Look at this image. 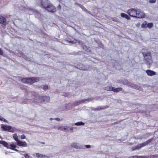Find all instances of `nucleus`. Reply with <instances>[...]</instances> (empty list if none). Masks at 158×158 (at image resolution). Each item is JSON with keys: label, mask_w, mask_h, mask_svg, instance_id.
<instances>
[{"label": "nucleus", "mask_w": 158, "mask_h": 158, "mask_svg": "<svg viewBox=\"0 0 158 158\" xmlns=\"http://www.w3.org/2000/svg\"><path fill=\"white\" fill-rule=\"evenodd\" d=\"M3 141L0 140V144H2Z\"/></svg>", "instance_id": "obj_43"}, {"label": "nucleus", "mask_w": 158, "mask_h": 158, "mask_svg": "<svg viewBox=\"0 0 158 158\" xmlns=\"http://www.w3.org/2000/svg\"><path fill=\"white\" fill-rule=\"evenodd\" d=\"M156 1V0H149V2L150 3H154Z\"/></svg>", "instance_id": "obj_36"}, {"label": "nucleus", "mask_w": 158, "mask_h": 158, "mask_svg": "<svg viewBox=\"0 0 158 158\" xmlns=\"http://www.w3.org/2000/svg\"><path fill=\"white\" fill-rule=\"evenodd\" d=\"M146 73L148 76H152L156 74V73L152 70L148 69L146 71Z\"/></svg>", "instance_id": "obj_11"}, {"label": "nucleus", "mask_w": 158, "mask_h": 158, "mask_svg": "<svg viewBox=\"0 0 158 158\" xmlns=\"http://www.w3.org/2000/svg\"><path fill=\"white\" fill-rule=\"evenodd\" d=\"M138 24H140V23H138Z\"/></svg>", "instance_id": "obj_46"}, {"label": "nucleus", "mask_w": 158, "mask_h": 158, "mask_svg": "<svg viewBox=\"0 0 158 158\" xmlns=\"http://www.w3.org/2000/svg\"><path fill=\"white\" fill-rule=\"evenodd\" d=\"M16 148H19L17 146V145L15 144L14 143H11L9 144V146L8 147H7V148L8 149H10L15 151L17 152H18L19 151L16 149Z\"/></svg>", "instance_id": "obj_6"}, {"label": "nucleus", "mask_w": 158, "mask_h": 158, "mask_svg": "<svg viewBox=\"0 0 158 158\" xmlns=\"http://www.w3.org/2000/svg\"><path fill=\"white\" fill-rule=\"evenodd\" d=\"M112 21H113L114 22H118V23L119 22V19H118L117 18H116V17L112 18Z\"/></svg>", "instance_id": "obj_27"}, {"label": "nucleus", "mask_w": 158, "mask_h": 158, "mask_svg": "<svg viewBox=\"0 0 158 158\" xmlns=\"http://www.w3.org/2000/svg\"><path fill=\"white\" fill-rule=\"evenodd\" d=\"M136 18H142L145 17V15L142 10L140 11H137Z\"/></svg>", "instance_id": "obj_9"}, {"label": "nucleus", "mask_w": 158, "mask_h": 158, "mask_svg": "<svg viewBox=\"0 0 158 158\" xmlns=\"http://www.w3.org/2000/svg\"><path fill=\"white\" fill-rule=\"evenodd\" d=\"M0 120L2 121L5 122L6 119L0 115Z\"/></svg>", "instance_id": "obj_34"}, {"label": "nucleus", "mask_w": 158, "mask_h": 158, "mask_svg": "<svg viewBox=\"0 0 158 158\" xmlns=\"http://www.w3.org/2000/svg\"><path fill=\"white\" fill-rule=\"evenodd\" d=\"M44 90H47L48 89V86L47 85H45L43 88Z\"/></svg>", "instance_id": "obj_33"}, {"label": "nucleus", "mask_w": 158, "mask_h": 158, "mask_svg": "<svg viewBox=\"0 0 158 158\" xmlns=\"http://www.w3.org/2000/svg\"><path fill=\"white\" fill-rule=\"evenodd\" d=\"M75 124L76 126H81L84 125V123L81 121L77 122L75 123Z\"/></svg>", "instance_id": "obj_23"}, {"label": "nucleus", "mask_w": 158, "mask_h": 158, "mask_svg": "<svg viewBox=\"0 0 158 158\" xmlns=\"http://www.w3.org/2000/svg\"><path fill=\"white\" fill-rule=\"evenodd\" d=\"M71 146L73 148H79V146L77 143H73L71 145Z\"/></svg>", "instance_id": "obj_19"}, {"label": "nucleus", "mask_w": 158, "mask_h": 158, "mask_svg": "<svg viewBox=\"0 0 158 158\" xmlns=\"http://www.w3.org/2000/svg\"><path fill=\"white\" fill-rule=\"evenodd\" d=\"M69 128V127L64 126H60L58 127V130H61L62 131H65L67 129H68Z\"/></svg>", "instance_id": "obj_14"}, {"label": "nucleus", "mask_w": 158, "mask_h": 158, "mask_svg": "<svg viewBox=\"0 0 158 158\" xmlns=\"http://www.w3.org/2000/svg\"><path fill=\"white\" fill-rule=\"evenodd\" d=\"M1 128L2 129V130L4 131H7L12 133L15 132V130L14 128L11 126L3 125L1 126Z\"/></svg>", "instance_id": "obj_4"}, {"label": "nucleus", "mask_w": 158, "mask_h": 158, "mask_svg": "<svg viewBox=\"0 0 158 158\" xmlns=\"http://www.w3.org/2000/svg\"><path fill=\"white\" fill-rule=\"evenodd\" d=\"M152 156H153V157L156 158V157H157L158 155H153Z\"/></svg>", "instance_id": "obj_41"}, {"label": "nucleus", "mask_w": 158, "mask_h": 158, "mask_svg": "<svg viewBox=\"0 0 158 158\" xmlns=\"http://www.w3.org/2000/svg\"><path fill=\"white\" fill-rule=\"evenodd\" d=\"M0 23L2 24L3 27L5 28L6 27V24H8V23L6 21V19L5 18L2 16H0Z\"/></svg>", "instance_id": "obj_5"}, {"label": "nucleus", "mask_w": 158, "mask_h": 158, "mask_svg": "<svg viewBox=\"0 0 158 158\" xmlns=\"http://www.w3.org/2000/svg\"><path fill=\"white\" fill-rule=\"evenodd\" d=\"M40 98L41 99V102L46 103L49 102L50 101V97L48 96H41Z\"/></svg>", "instance_id": "obj_8"}, {"label": "nucleus", "mask_w": 158, "mask_h": 158, "mask_svg": "<svg viewBox=\"0 0 158 158\" xmlns=\"http://www.w3.org/2000/svg\"><path fill=\"white\" fill-rule=\"evenodd\" d=\"M54 119L58 121H59L60 120V119L59 118H55Z\"/></svg>", "instance_id": "obj_38"}, {"label": "nucleus", "mask_w": 158, "mask_h": 158, "mask_svg": "<svg viewBox=\"0 0 158 158\" xmlns=\"http://www.w3.org/2000/svg\"><path fill=\"white\" fill-rule=\"evenodd\" d=\"M38 4L42 8L46 10H54L55 7L48 0H44L43 2L42 0H38Z\"/></svg>", "instance_id": "obj_1"}, {"label": "nucleus", "mask_w": 158, "mask_h": 158, "mask_svg": "<svg viewBox=\"0 0 158 158\" xmlns=\"http://www.w3.org/2000/svg\"><path fill=\"white\" fill-rule=\"evenodd\" d=\"M87 99H82L78 101H77L74 103L73 105L74 106H78L81 103H84Z\"/></svg>", "instance_id": "obj_12"}, {"label": "nucleus", "mask_w": 158, "mask_h": 158, "mask_svg": "<svg viewBox=\"0 0 158 158\" xmlns=\"http://www.w3.org/2000/svg\"><path fill=\"white\" fill-rule=\"evenodd\" d=\"M3 51L2 49L0 48V55H3Z\"/></svg>", "instance_id": "obj_37"}, {"label": "nucleus", "mask_w": 158, "mask_h": 158, "mask_svg": "<svg viewBox=\"0 0 158 158\" xmlns=\"http://www.w3.org/2000/svg\"><path fill=\"white\" fill-rule=\"evenodd\" d=\"M137 156H130L129 157V158H136Z\"/></svg>", "instance_id": "obj_40"}, {"label": "nucleus", "mask_w": 158, "mask_h": 158, "mask_svg": "<svg viewBox=\"0 0 158 158\" xmlns=\"http://www.w3.org/2000/svg\"><path fill=\"white\" fill-rule=\"evenodd\" d=\"M85 147L87 148H89L91 147V146L90 145H86Z\"/></svg>", "instance_id": "obj_39"}, {"label": "nucleus", "mask_w": 158, "mask_h": 158, "mask_svg": "<svg viewBox=\"0 0 158 158\" xmlns=\"http://www.w3.org/2000/svg\"><path fill=\"white\" fill-rule=\"evenodd\" d=\"M50 120H52V119H52V118H50Z\"/></svg>", "instance_id": "obj_45"}, {"label": "nucleus", "mask_w": 158, "mask_h": 158, "mask_svg": "<svg viewBox=\"0 0 158 158\" xmlns=\"http://www.w3.org/2000/svg\"><path fill=\"white\" fill-rule=\"evenodd\" d=\"M75 4L76 5H78V6L80 7L81 9H83V10H84V7L82 5L79 4H78V3H75Z\"/></svg>", "instance_id": "obj_30"}, {"label": "nucleus", "mask_w": 158, "mask_h": 158, "mask_svg": "<svg viewBox=\"0 0 158 158\" xmlns=\"http://www.w3.org/2000/svg\"><path fill=\"white\" fill-rule=\"evenodd\" d=\"M31 77L27 78V84L31 85H32Z\"/></svg>", "instance_id": "obj_25"}, {"label": "nucleus", "mask_w": 158, "mask_h": 158, "mask_svg": "<svg viewBox=\"0 0 158 158\" xmlns=\"http://www.w3.org/2000/svg\"><path fill=\"white\" fill-rule=\"evenodd\" d=\"M129 10H135V9H129Z\"/></svg>", "instance_id": "obj_44"}, {"label": "nucleus", "mask_w": 158, "mask_h": 158, "mask_svg": "<svg viewBox=\"0 0 158 158\" xmlns=\"http://www.w3.org/2000/svg\"><path fill=\"white\" fill-rule=\"evenodd\" d=\"M23 156L24 157L23 158H29V156L27 154H24Z\"/></svg>", "instance_id": "obj_35"}, {"label": "nucleus", "mask_w": 158, "mask_h": 158, "mask_svg": "<svg viewBox=\"0 0 158 158\" xmlns=\"http://www.w3.org/2000/svg\"><path fill=\"white\" fill-rule=\"evenodd\" d=\"M21 80L22 82L27 84V78H23L21 79Z\"/></svg>", "instance_id": "obj_24"}, {"label": "nucleus", "mask_w": 158, "mask_h": 158, "mask_svg": "<svg viewBox=\"0 0 158 158\" xmlns=\"http://www.w3.org/2000/svg\"><path fill=\"white\" fill-rule=\"evenodd\" d=\"M113 87L111 86H109L106 87L104 88V90H106L107 91H112L113 89Z\"/></svg>", "instance_id": "obj_18"}, {"label": "nucleus", "mask_w": 158, "mask_h": 158, "mask_svg": "<svg viewBox=\"0 0 158 158\" xmlns=\"http://www.w3.org/2000/svg\"><path fill=\"white\" fill-rule=\"evenodd\" d=\"M147 22L146 21H144L141 24V27L143 28H146L147 27Z\"/></svg>", "instance_id": "obj_20"}, {"label": "nucleus", "mask_w": 158, "mask_h": 158, "mask_svg": "<svg viewBox=\"0 0 158 158\" xmlns=\"http://www.w3.org/2000/svg\"><path fill=\"white\" fill-rule=\"evenodd\" d=\"M2 144L5 147H6L7 148L9 146V144L8 143H7L6 142L4 141H3Z\"/></svg>", "instance_id": "obj_21"}, {"label": "nucleus", "mask_w": 158, "mask_h": 158, "mask_svg": "<svg viewBox=\"0 0 158 158\" xmlns=\"http://www.w3.org/2000/svg\"><path fill=\"white\" fill-rule=\"evenodd\" d=\"M104 109V108L100 106L98 107L97 108H95L94 109V110H102Z\"/></svg>", "instance_id": "obj_29"}, {"label": "nucleus", "mask_w": 158, "mask_h": 158, "mask_svg": "<svg viewBox=\"0 0 158 158\" xmlns=\"http://www.w3.org/2000/svg\"><path fill=\"white\" fill-rule=\"evenodd\" d=\"M26 137L25 135L24 134H23L21 135L20 136V139H26Z\"/></svg>", "instance_id": "obj_32"}, {"label": "nucleus", "mask_w": 158, "mask_h": 158, "mask_svg": "<svg viewBox=\"0 0 158 158\" xmlns=\"http://www.w3.org/2000/svg\"><path fill=\"white\" fill-rule=\"evenodd\" d=\"M48 11H49V12H54L56 10H48Z\"/></svg>", "instance_id": "obj_42"}, {"label": "nucleus", "mask_w": 158, "mask_h": 158, "mask_svg": "<svg viewBox=\"0 0 158 158\" xmlns=\"http://www.w3.org/2000/svg\"><path fill=\"white\" fill-rule=\"evenodd\" d=\"M13 137L16 141V144L17 145L22 147H26L27 146V144L26 142L21 141L18 139V137L17 134L15 133L13 134Z\"/></svg>", "instance_id": "obj_3"}, {"label": "nucleus", "mask_w": 158, "mask_h": 158, "mask_svg": "<svg viewBox=\"0 0 158 158\" xmlns=\"http://www.w3.org/2000/svg\"><path fill=\"white\" fill-rule=\"evenodd\" d=\"M69 127V128H68V129H67V130H66L65 131L66 132H68V131H70V132H72L73 131V127Z\"/></svg>", "instance_id": "obj_26"}, {"label": "nucleus", "mask_w": 158, "mask_h": 158, "mask_svg": "<svg viewBox=\"0 0 158 158\" xmlns=\"http://www.w3.org/2000/svg\"><path fill=\"white\" fill-rule=\"evenodd\" d=\"M35 156L38 158H42L44 157L45 156L44 155H43L39 153H36L35 154Z\"/></svg>", "instance_id": "obj_22"}, {"label": "nucleus", "mask_w": 158, "mask_h": 158, "mask_svg": "<svg viewBox=\"0 0 158 158\" xmlns=\"http://www.w3.org/2000/svg\"><path fill=\"white\" fill-rule=\"evenodd\" d=\"M82 48L84 50L87 52H89L91 51L90 48L87 47L85 45H83L82 46Z\"/></svg>", "instance_id": "obj_16"}, {"label": "nucleus", "mask_w": 158, "mask_h": 158, "mask_svg": "<svg viewBox=\"0 0 158 158\" xmlns=\"http://www.w3.org/2000/svg\"><path fill=\"white\" fill-rule=\"evenodd\" d=\"M123 90V89L121 87H118L117 88H114L113 87V89L112 91L114 92L117 93L119 91H122Z\"/></svg>", "instance_id": "obj_15"}, {"label": "nucleus", "mask_w": 158, "mask_h": 158, "mask_svg": "<svg viewBox=\"0 0 158 158\" xmlns=\"http://www.w3.org/2000/svg\"><path fill=\"white\" fill-rule=\"evenodd\" d=\"M147 26L149 28H151L153 27V24L152 23H149L147 24Z\"/></svg>", "instance_id": "obj_28"}, {"label": "nucleus", "mask_w": 158, "mask_h": 158, "mask_svg": "<svg viewBox=\"0 0 158 158\" xmlns=\"http://www.w3.org/2000/svg\"><path fill=\"white\" fill-rule=\"evenodd\" d=\"M32 84L34 83L38 82L40 81V78L38 77H31Z\"/></svg>", "instance_id": "obj_13"}, {"label": "nucleus", "mask_w": 158, "mask_h": 158, "mask_svg": "<svg viewBox=\"0 0 158 158\" xmlns=\"http://www.w3.org/2000/svg\"><path fill=\"white\" fill-rule=\"evenodd\" d=\"M140 10H127V13L131 17L136 18L137 11Z\"/></svg>", "instance_id": "obj_10"}, {"label": "nucleus", "mask_w": 158, "mask_h": 158, "mask_svg": "<svg viewBox=\"0 0 158 158\" xmlns=\"http://www.w3.org/2000/svg\"><path fill=\"white\" fill-rule=\"evenodd\" d=\"M142 54L146 61V64L149 65H151L153 62L150 51L147 52H143Z\"/></svg>", "instance_id": "obj_2"}, {"label": "nucleus", "mask_w": 158, "mask_h": 158, "mask_svg": "<svg viewBox=\"0 0 158 158\" xmlns=\"http://www.w3.org/2000/svg\"><path fill=\"white\" fill-rule=\"evenodd\" d=\"M148 157H147L145 156H136V158H148Z\"/></svg>", "instance_id": "obj_31"}, {"label": "nucleus", "mask_w": 158, "mask_h": 158, "mask_svg": "<svg viewBox=\"0 0 158 158\" xmlns=\"http://www.w3.org/2000/svg\"><path fill=\"white\" fill-rule=\"evenodd\" d=\"M121 16L123 18H125L129 20L130 19V17L127 14L124 13H121Z\"/></svg>", "instance_id": "obj_17"}, {"label": "nucleus", "mask_w": 158, "mask_h": 158, "mask_svg": "<svg viewBox=\"0 0 158 158\" xmlns=\"http://www.w3.org/2000/svg\"><path fill=\"white\" fill-rule=\"evenodd\" d=\"M152 139V138H151L150 139H149L148 140H147V141H146L139 144L138 146V148H139V149L141 148H142L143 147H144V146L147 145L148 144L150 143Z\"/></svg>", "instance_id": "obj_7"}]
</instances>
